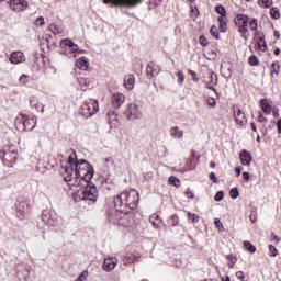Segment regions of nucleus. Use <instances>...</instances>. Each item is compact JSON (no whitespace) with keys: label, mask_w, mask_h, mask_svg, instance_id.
Masks as SVG:
<instances>
[{"label":"nucleus","mask_w":281,"mask_h":281,"mask_svg":"<svg viewBox=\"0 0 281 281\" xmlns=\"http://www.w3.org/2000/svg\"><path fill=\"white\" fill-rule=\"evenodd\" d=\"M93 175H95L93 165L89 164L87 159L78 160L75 167V177L82 179L87 183L86 187L78 192L79 201H89V203H95L98 201V187L91 182Z\"/></svg>","instance_id":"nucleus-1"},{"label":"nucleus","mask_w":281,"mask_h":281,"mask_svg":"<svg viewBox=\"0 0 281 281\" xmlns=\"http://www.w3.org/2000/svg\"><path fill=\"white\" fill-rule=\"evenodd\" d=\"M106 218L112 225H117L119 227H131L133 226V212H115L114 209L106 210Z\"/></svg>","instance_id":"nucleus-2"},{"label":"nucleus","mask_w":281,"mask_h":281,"mask_svg":"<svg viewBox=\"0 0 281 281\" xmlns=\"http://www.w3.org/2000/svg\"><path fill=\"white\" fill-rule=\"evenodd\" d=\"M38 119L36 116H27V114H21L15 119V127L18 131H34Z\"/></svg>","instance_id":"nucleus-3"},{"label":"nucleus","mask_w":281,"mask_h":281,"mask_svg":"<svg viewBox=\"0 0 281 281\" xmlns=\"http://www.w3.org/2000/svg\"><path fill=\"white\" fill-rule=\"evenodd\" d=\"M41 220L49 227H59V225H63V217L52 210H43Z\"/></svg>","instance_id":"nucleus-4"},{"label":"nucleus","mask_w":281,"mask_h":281,"mask_svg":"<svg viewBox=\"0 0 281 281\" xmlns=\"http://www.w3.org/2000/svg\"><path fill=\"white\" fill-rule=\"evenodd\" d=\"M98 111H100V104L98 103V101L89 99L81 105L79 113L80 115H82V117L87 120L95 115Z\"/></svg>","instance_id":"nucleus-5"},{"label":"nucleus","mask_w":281,"mask_h":281,"mask_svg":"<svg viewBox=\"0 0 281 281\" xmlns=\"http://www.w3.org/2000/svg\"><path fill=\"white\" fill-rule=\"evenodd\" d=\"M123 195L125 198L127 210L130 212L137 210V205H139V192H137L135 189H131L130 191H124Z\"/></svg>","instance_id":"nucleus-6"},{"label":"nucleus","mask_w":281,"mask_h":281,"mask_svg":"<svg viewBox=\"0 0 281 281\" xmlns=\"http://www.w3.org/2000/svg\"><path fill=\"white\" fill-rule=\"evenodd\" d=\"M60 47V54H65V56H68L71 58V56H76V52H78L79 47L78 44L74 43L69 38L61 40L59 43Z\"/></svg>","instance_id":"nucleus-7"},{"label":"nucleus","mask_w":281,"mask_h":281,"mask_svg":"<svg viewBox=\"0 0 281 281\" xmlns=\"http://www.w3.org/2000/svg\"><path fill=\"white\" fill-rule=\"evenodd\" d=\"M124 115L130 121L142 120V108L135 102L127 105Z\"/></svg>","instance_id":"nucleus-8"},{"label":"nucleus","mask_w":281,"mask_h":281,"mask_svg":"<svg viewBox=\"0 0 281 281\" xmlns=\"http://www.w3.org/2000/svg\"><path fill=\"white\" fill-rule=\"evenodd\" d=\"M0 159H2L4 166H8V168H12L19 159V154L14 150H0Z\"/></svg>","instance_id":"nucleus-9"},{"label":"nucleus","mask_w":281,"mask_h":281,"mask_svg":"<svg viewBox=\"0 0 281 281\" xmlns=\"http://www.w3.org/2000/svg\"><path fill=\"white\" fill-rule=\"evenodd\" d=\"M139 258H142V255L137 250L126 252L125 255L121 256V265H123V267L135 265V262L139 261Z\"/></svg>","instance_id":"nucleus-10"},{"label":"nucleus","mask_w":281,"mask_h":281,"mask_svg":"<svg viewBox=\"0 0 281 281\" xmlns=\"http://www.w3.org/2000/svg\"><path fill=\"white\" fill-rule=\"evenodd\" d=\"M144 0H103V3H111L112 5L122 8H135L143 3Z\"/></svg>","instance_id":"nucleus-11"},{"label":"nucleus","mask_w":281,"mask_h":281,"mask_svg":"<svg viewBox=\"0 0 281 281\" xmlns=\"http://www.w3.org/2000/svg\"><path fill=\"white\" fill-rule=\"evenodd\" d=\"M113 203H114V209H113L114 212H130L128 206L126 204V200L124 198V192L114 196Z\"/></svg>","instance_id":"nucleus-12"},{"label":"nucleus","mask_w":281,"mask_h":281,"mask_svg":"<svg viewBox=\"0 0 281 281\" xmlns=\"http://www.w3.org/2000/svg\"><path fill=\"white\" fill-rule=\"evenodd\" d=\"M233 111L235 122L239 124V126H245V124H247V116H245V112H243L238 105H234Z\"/></svg>","instance_id":"nucleus-13"},{"label":"nucleus","mask_w":281,"mask_h":281,"mask_svg":"<svg viewBox=\"0 0 281 281\" xmlns=\"http://www.w3.org/2000/svg\"><path fill=\"white\" fill-rule=\"evenodd\" d=\"M161 68L155 61H150L146 67L147 78H155L159 76Z\"/></svg>","instance_id":"nucleus-14"},{"label":"nucleus","mask_w":281,"mask_h":281,"mask_svg":"<svg viewBox=\"0 0 281 281\" xmlns=\"http://www.w3.org/2000/svg\"><path fill=\"white\" fill-rule=\"evenodd\" d=\"M259 105L265 115H271L273 109V101L271 99H260Z\"/></svg>","instance_id":"nucleus-15"},{"label":"nucleus","mask_w":281,"mask_h":281,"mask_svg":"<svg viewBox=\"0 0 281 281\" xmlns=\"http://www.w3.org/2000/svg\"><path fill=\"white\" fill-rule=\"evenodd\" d=\"M29 103L31 109H35V111L40 113H45V105L41 103V100L36 95L29 97Z\"/></svg>","instance_id":"nucleus-16"},{"label":"nucleus","mask_w":281,"mask_h":281,"mask_svg":"<svg viewBox=\"0 0 281 281\" xmlns=\"http://www.w3.org/2000/svg\"><path fill=\"white\" fill-rule=\"evenodd\" d=\"M9 5L13 12H23L27 8V2L25 0H10Z\"/></svg>","instance_id":"nucleus-17"},{"label":"nucleus","mask_w":281,"mask_h":281,"mask_svg":"<svg viewBox=\"0 0 281 281\" xmlns=\"http://www.w3.org/2000/svg\"><path fill=\"white\" fill-rule=\"evenodd\" d=\"M9 60L12 65H21V63H25V54L21 50L12 52Z\"/></svg>","instance_id":"nucleus-18"},{"label":"nucleus","mask_w":281,"mask_h":281,"mask_svg":"<svg viewBox=\"0 0 281 281\" xmlns=\"http://www.w3.org/2000/svg\"><path fill=\"white\" fill-rule=\"evenodd\" d=\"M117 262L119 260L116 259V257H108L103 260V270L111 272L113 271V269H115V267H117Z\"/></svg>","instance_id":"nucleus-19"},{"label":"nucleus","mask_w":281,"mask_h":281,"mask_svg":"<svg viewBox=\"0 0 281 281\" xmlns=\"http://www.w3.org/2000/svg\"><path fill=\"white\" fill-rule=\"evenodd\" d=\"M125 100H126V97L123 93H120V92L114 93L111 98L113 109H120V106L124 104Z\"/></svg>","instance_id":"nucleus-20"},{"label":"nucleus","mask_w":281,"mask_h":281,"mask_svg":"<svg viewBox=\"0 0 281 281\" xmlns=\"http://www.w3.org/2000/svg\"><path fill=\"white\" fill-rule=\"evenodd\" d=\"M236 27H249V15L238 13L235 18Z\"/></svg>","instance_id":"nucleus-21"},{"label":"nucleus","mask_w":281,"mask_h":281,"mask_svg":"<svg viewBox=\"0 0 281 281\" xmlns=\"http://www.w3.org/2000/svg\"><path fill=\"white\" fill-rule=\"evenodd\" d=\"M64 168V181L68 183V186H71V181L74 180V167L66 165L63 166Z\"/></svg>","instance_id":"nucleus-22"},{"label":"nucleus","mask_w":281,"mask_h":281,"mask_svg":"<svg viewBox=\"0 0 281 281\" xmlns=\"http://www.w3.org/2000/svg\"><path fill=\"white\" fill-rule=\"evenodd\" d=\"M25 207H26V210H27V207H30L27 202H19V205L16 206L15 216L18 218H20L21 221H23V218H25Z\"/></svg>","instance_id":"nucleus-23"},{"label":"nucleus","mask_w":281,"mask_h":281,"mask_svg":"<svg viewBox=\"0 0 281 281\" xmlns=\"http://www.w3.org/2000/svg\"><path fill=\"white\" fill-rule=\"evenodd\" d=\"M239 157H240V161H241L243 166H249L251 164V161L254 160V157L247 149H243L240 151Z\"/></svg>","instance_id":"nucleus-24"},{"label":"nucleus","mask_w":281,"mask_h":281,"mask_svg":"<svg viewBox=\"0 0 281 281\" xmlns=\"http://www.w3.org/2000/svg\"><path fill=\"white\" fill-rule=\"evenodd\" d=\"M123 85L127 91H133L135 89V75L125 76Z\"/></svg>","instance_id":"nucleus-25"},{"label":"nucleus","mask_w":281,"mask_h":281,"mask_svg":"<svg viewBox=\"0 0 281 281\" xmlns=\"http://www.w3.org/2000/svg\"><path fill=\"white\" fill-rule=\"evenodd\" d=\"M49 32H52L55 36H57V34H63L65 32V27H63V25H58V24H50L48 26Z\"/></svg>","instance_id":"nucleus-26"},{"label":"nucleus","mask_w":281,"mask_h":281,"mask_svg":"<svg viewBox=\"0 0 281 281\" xmlns=\"http://www.w3.org/2000/svg\"><path fill=\"white\" fill-rule=\"evenodd\" d=\"M171 137L177 139H183V131L179 128V126H173L170 128Z\"/></svg>","instance_id":"nucleus-27"},{"label":"nucleus","mask_w":281,"mask_h":281,"mask_svg":"<svg viewBox=\"0 0 281 281\" xmlns=\"http://www.w3.org/2000/svg\"><path fill=\"white\" fill-rule=\"evenodd\" d=\"M256 44H257L258 49H260V52L267 50V41H265V34H262V36L258 37Z\"/></svg>","instance_id":"nucleus-28"},{"label":"nucleus","mask_w":281,"mask_h":281,"mask_svg":"<svg viewBox=\"0 0 281 281\" xmlns=\"http://www.w3.org/2000/svg\"><path fill=\"white\" fill-rule=\"evenodd\" d=\"M238 33L240 34V38L244 41H249V29L247 26L237 27Z\"/></svg>","instance_id":"nucleus-29"},{"label":"nucleus","mask_w":281,"mask_h":281,"mask_svg":"<svg viewBox=\"0 0 281 281\" xmlns=\"http://www.w3.org/2000/svg\"><path fill=\"white\" fill-rule=\"evenodd\" d=\"M238 33L240 34V38L244 41H249V29L247 26L237 27Z\"/></svg>","instance_id":"nucleus-30"},{"label":"nucleus","mask_w":281,"mask_h":281,"mask_svg":"<svg viewBox=\"0 0 281 281\" xmlns=\"http://www.w3.org/2000/svg\"><path fill=\"white\" fill-rule=\"evenodd\" d=\"M77 65H78L79 69H81L82 71H87V69H89V61H88L87 57H81L77 61Z\"/></svg>","instance_id":"nucleus-31"},{"label":"nucleus","mask_w":281,"mask_h":281,"mask_svg":"<svg viewBox=\"0 0 281 281\" xmlns=\"http://www.w3.org/2000/svg\"><path fill=\"white\" fill-rule=\"evenodd\" d=\"M167 224L169 225V227H177L179 225V216L177 214H172L167 220Z\"/></svg>","instance_id":"nucleus-32"},{"label":"nucleus","mask_w":281,"mask_h":281,"mask_svg":"<svg viewBox=\"0 0 281 281\" xmlns=\"http://www.w3.org/2000/svg\"><path fill=\"white\" fill-rule=\"evenodd\" d=\"M168 182L169 186H173L175 188H181V180H179L177 176H170Z\"/></svg>","instance_id":"nucleus-33"},{"label":"nucleus","mask_w":281,"mask_h":281,"mask_svg":"<svg viewBox=\"0 0 281 281\" xmlns=\"http://www.w3.org/2000/svg\"><path fill=\"white\" fill-rule=\"evenodd\" d=\"M217 21L220 23L218 27H220V32L222 34H225V32H227V22H225V20L223 19V16H218Z\"/></svg>","instance_id":"nucleus-34"},{"label":"nucleus","mask_w":281,"mask_h":281,"mask_svg":"<svg viewBox=\"0 0 281 281\" xmlns=\"http://www.w3.org/2000/svg\"><path fill=\"white\" fill-rule=\"evenodd\" d=\"M78 164V155H76V151H72V154L69 155V158H68V165L70 167L76 168V165Z\"/></svg>","instance_id":"nucleus-35"},{"label":"nucleus","mask_w":281,"mask_h":281,"mask_svg":"<svg viewBox=\"0 0 281 281\" xmlns=\"http://www.w3.org/2000/svg\"><path fill=\"white\" fill-rule=\"evenodd\" d=\"M32 80V77H30V75H22L19 78V85L20 86H25V85H30V81Z\"/></svg>","instance_id":"nucleus-36"},{"label":"nucleus","mask_w":281,"mask_h":281,"mask_svg":"<svg viewBox=\"0 0 281 281\" xmlns=\"http://www.w3.org/2000/svg\"><path fill=\"white\" fill-rule=\"evenodd\" d=\"M210 34L213 38H216V41H221V34L218 33V27H216V25L211 26Z\"/></svg>","instance_id":"nucleus-37"},{"label":"nucleus","mask_w":281,"mask_h":281,"mask_svg":"<svg viewBox=\"0 0 281 281\" xmlns=\"http://www.w3.org/2000/svg\"><path fill=\"white\" fill-rule=\"evenodd\" d=\"M243 245L246 251H249L250 254H256V246H254V244H251L250 241H244Z\"/></svg>","instance_id":"nucleus-38"},{"label":"nucleus","mask_w":281,"mask_h":281,"mask_svg":"<svg viewBox=\"0 0 281 281\" xmlns=\"http://www.w3.org/2000/svg\"><path fill=\"white\" fill-rule=\"evenodd\" d=\"M271 75L276 74L277 76L280 74V61H274L271 64Z\"/></svg>","instance_id":"nucleus-39"},{"label":"nucleus","mask_w":281,"mask_h":281,"mask_svg":"<svg viewBox=\"0 0 281 281\" xmlns=\"http://www.w3.org/2000/svg\"><path fill=\"white\" fill-rule=\"evenodd\" d=\"M209 83H211V85H218V75H216L214 71L210 72Z\"/></svg>","instance_id":"nucleus-40"},{"label":"nucleus","mask_w":281,"mask_h":281,"mask_svg":"<svg viewBox=\"0 0 281 281\" xmlns=\"http://www.w3.org/2000/svg\"><path fill=\"white\" fill-rule=\"evenodd\" d=\"M270 16L271 19H274V21H278V19H280V11L278 10V8L273 7L270 9Z\"/></svg>","instance_id":"nucleus-41"},{"label":"nucleus","mask_w":281,"mask_h":281,"mask_svg":"<svg viewBox=\"0 0 281 281\" xmlns=\"http://www.w3.org/2000/svg\"><path fill=\"white\" fill-rule=\"evenodd\" d=\"M215 12H216L217 14H220V16H222V19H223L224 16H227V11L225 10V7H223V5H217V7H215Z\"/></svg>","instance_id":"nucleus-42"},{"label":"nucleus","mask_w":281,"mask_h":281,"mask_svg":"<svg viewBox=\"0 0 281 281\" xmlns=\"http://www.w3.org/2000/svg\"><path fill=\"white\" fill-rule=\"evenodd\" d=\"M187 218L188 221H190L191 223H199V215L194 214V213H187Z\"/></svg>","instance_id":"nucleus-43"},{"label":"nucleus","mask_w":281,"mask_h":281,"mask_svg":"<svg viewBox=\"0 0 281 281\" xmlns=\"http://www.w3.org/2000/svg\"><path fill=\"white\" fill-rule=\"evenodd\" d=\"M249 65L251 67H258V65H260V60H258V57H256V55H251L249 57Z\"/></svg>","instance_id":"nucleus-44"},{"label":"nucleus","mask_w":281,"mask_h":281,"mask_svg":"<svg viewBox=\"0 0 281 281\" xmlns=\"http://www.w3.org/2000/svg\"><path fill=\"white\" fill-rule=\"evenodd\" d=\"M249 27H250L251 32H257L258 19L252 18L251 21L249 22Z\"/></svg>","instance_id":"nucleus-45"},{"label":"nucleus","mask_w":281,"mask_h":281,"mask_svg":"<svg viewBox=\"0 0 281 281\" xmlns=\"http://www.w3.org/2000/svg\"><path fill=\"white\" fill-rule=\"evenodd\" d=\"M229 196L232 199H238L240 196V191H238V188L235 187V188L231 189Z\"/></svg>","instance_id":"nucleus-46"},{"label":"nucleus","mask_w":281,"mask_h":281,"mask_svg":"<svg viewBox=\"0 0 281 281\" xmlns=\"http://www.w3.org/2000/svg\"><path fill=\"white\" fill-rule=\"evenodd\" d=\"M205 87L206 89H209V91H214L217 98H221V93H218V91H216V88H214L216 87V85L207 82Z\"/></svg>","instance_id":"nucleus-47"},{"label":"nucleus","mask_w":281,"mask_h":281,"mask_svg":"<svg viewBox=\"0 0 281 281\" xmlns=\"http://www.w3.org/2000/svg\"><path fill=\"white\" fill-rule=\"evenodd\" d=\"M269 256L271 258H276V256H278V248H276V246L269 245Z\"/></svg>","instance_id":"nucleus-48"},{"label":"nucleus","mask_w":281,"mask_h":281,"mask_svg":"<svg viewBox=\"0 0 281 281\" xmlns=\"http://www.w3.org/2000/svg\"><path fill=\"white\" fill-rule=\"evenodd\" d=\"M223 199H225V191H218L214 196V201H216L217 203H220V201H223Z\"/></svg>","instance_id":"nucleus-49"},{"label":"nucleus","mask_w":281,"mask_h":281,"mask_svg":"<svg viewBox=\"0 0 281 281\" xmlns=\"http://www.w3.org/2000/svg\"><path fill=\"white\" fill-rule=\"evenodd\" d=\"M199 43L202 47H207V45H210V42H207V38L205 37V35H201L199 37Z\"/></svg>","instance_id":"nucleus-50"},{"label":"nucleus","mask_w":281,"mask_h":281,"mask_svg":"<svg viewBox=\"0 0 281 281\" xmlns=\"http://www.w3.org/2000/svg\"><path fill=\"white\" fill-rule=\"evenodd\" d=\"M80 85H85V87H91V79L81 77L79 79Z\"/></svg>","instance_id":"nucleus-51"},{"label":"nucleus","mask_w":281,"mask_h":281,"mask_svg":"<svg viewBox=\"0 0 281 281\" xmlns=\"http://www.w3.org/2000/svg\"><path fill=\"white\" fill-rule=\"evenodd\" d=\"M178 76V85H183V80H186V75L181 70L177 72Z\"/></svg>","instance_id":"nucleus-52"},{"label":"nucleus","mask_w":281,"mask_h":281,"mask_svg":"<svg viewBox=\"0 0 281 281\" xmlns=\"http://www.w3.org/2000/svg\"><path fill=\"white\" fill-rule=\"evenodd\" d=\"M249 221L251 223H256V221H258V213H256V211H251V213L249 215Z\"/></svg>","instance_id":"nucleus-53"},{"label":"nucleus","mask_w":281,"mask_h":281,"mask_svg":"<svg viewBox=\"0 0 281 281\" xmlns=\"http://www.w3.org/2000/svg\"><path fill=\"white\" fill-rule=\"evenodd\" d=\"M257 122H259L260 124L268 122L267 117H265V114H262V112H258V120H257Z\"/></svg>","instance_id":"nucleus-54"},{"label":"nucleus","mask_w":281,"mask_h":281,"mask_svg":"<svg viewBox=\"0 0 281 281\" xmlns=\"http://www.w3.org/2000/svg\"><path fill=\"white\" fill-rule=\"evenodd\" d=\"M149 221H150L151 224L157 225V222H156V221L159 222V221H161V218H159V215L153 214V215L149 217Z\"/></svg>","instance_id":"nucleus-55"},{"label":"nucleus","mask_w":281,"mask_h":281,"mask_svg":"<svg viewBox=\"0 0 281 281\" xmlns=\"http://www.w3.org/2000/svg\"><path fill=\"white\" fill-rule=\"evenodd\" d=\"M214 225L215 227H217V229L221 232L222 229H224V226H223V222H221V220L218 218H215L214 220Z\"/></svg>","instance_id":"nucleus-56"},{"label":"nucleus","mask_w":281,"mask_h":281,"mask_svg":"<svg viewBox=\"0 0 281 281\" xmlns=\"http://www.w3.org/2000/svg\"><path fill=\"white\" fill-rule=\"evenodd\" d=\"M206 102H207L209 106H212V108L216 106V99H214L212 97H209L206 99Z\"/></svg>","instance_id":"nucleus-57"},{"label":"nucleus","mask_w":281,"mask_h":281,"mask_svg":"<svg viewBox=\"0 0 281 281\" xmlns=\"http://www.w3.org/2000/svg\"><path fill=\"white\" fill-rule=\"evenodd\" d=\"M226 258L231 261L232 265H236V262H238V259L234 255H227Z\"/></svg>","instance_id":"nucleus-58"},{"label":"nucleus","mask_w":281,"mask_h":281,"mask_svg":"<svg viewBox=\"0 0 281 281\" xmlns=\"http://www.w3.org/2000/svg\"><path fill=\"white\" fill-rule=\"evenodd\" d=\"M209 178L211 179V181H213V183H218V178H216V173H214L213 171L209 173Z\"/></svg>","instance_id":"nucleus-59"},{"label":"nucleus","mask_w":281,"mask_h":281,"mask_svg":"<svg viewBox=\"0 0 281 281\" xmlns=\"http://www.w3.org/2000/svg\"><path fill=\"white\" fill-rule=\"evenodd\" d=\"M263 8H271L273 5V0H261Z\"/></svg>","instance_id":"nucleus-60"},{"label":"nucleus","mask_w":281,"mask_h":281,"mask_svg":"<svg viewBox=\"0 0 281 281\" xmlns=\"http://www.w3.org/2000/svg\"><path fill=\"white\" fill-rule=\"evenodd\" d=\"M272 113H273L274 120H278V117H280V111L278 110L277 106L272 108Z\"/></svg>","instance_id":"nucleus-61"},{"label":"nucleus","mask_w":281,"mask_h":281,"mask_svg":"<svg viewBox=\"0 0 281 281\" xmlns=\"http://www.w3.org/2000/svg\"><path fill=\"white\" fill-rule=\"evenodd\" d=\"M236 278L238 280L245 281V273L239 270V271L236 272Z\"/></svg>","instance_id":"nucleus-62"},{"label":"nucleus","mask_w":281,"mask_h":281,"mask_svg":"<svg viewBox=\"0 0 281 281\" xmlns=\"http://www.w3.org/2000/svg\"><path fill=\"white\" fill-rule=\"evenodd\" d=\"M186 195L188 196V199H194V193L190 189H187Z\"/></svg>","instance_id":"nucleus-63"},{"label":"nucleus","mask_w":281,"mask_h":281,"mask_svg":"<svg viewBox=\"0 0 281 281\" xmlns=\"http://www.w3.org/2000/svg\"><path fill=\"white\" fill-rule=\"evenodd\" d=\"M277 128H278L279 135H281V119H279V120L277 121Z\"/></svg>","instance_id":"nucleus-64"}]
</instances>
